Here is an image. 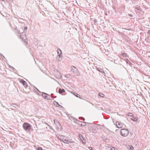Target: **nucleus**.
<instances>
[{
    "instance_id": "1",
    "label": "nucleus",
    "mask_w": 150,
    "mask_h": 150,
    "mask_svg": "<svg viewBox=\"0 0 150 150\" xmlns=\"http://www.w3.org/2000/svg\"><path fill=\"white\" fill-rule=\"evenodd\" d=\"M23 127L25 130L28 131L30 130L31 126L28 123L25 122L23 124Z\"/></svg>"
},
{
    "instance_id": "2",
    "label": "nucleus",
    "mask_w": 150,
    "mask_h": 150,
    "mask_svg": "<svg viewBox=\"0 0 150 150\" xmlns=\"http://www.w3.org/2000/svg\"><path fill=\"white\" fill-rule=\"evenodd\" d=\"M60 138H59V139L60 141H62L64 143L66 144H68L70 142L67 137L61 135L60 136Z\"/></svg>"
},
{
    "instance_id": "3",
    "label": "nucleus",
    "mask_w": 150,
    "mask_h": 150,
    "mask_svg": "<svg viewBox=\"0 0 150 150\" xmlns=\"http://www.w3.org/2000/svg\"><path fill=\"white\" fill-rule=\"evenodd\" d=\"M129 134L128 130L127 129H121L120 134L123 137H126Z\"/></svg>"
},
{
    "instance_id": "4",
    "label": "nucleus",
    "mask_w": 150,
    "mask_h": 150,
    "mask_svg": "<svg viewBox=\"0 0 150 150\" xmlns=\"http://www.w3.org/2000/svg\"><path fill=\"white\" fill-rule=\"evenodd\" d=\"M57 52L58 55L57 57V59L59 61H61L62 59V51L59 49H58Z\"/></svg>"
},
{
    "instance_id": "5",
    "label": "nucleus",
    "mask_w": 150,
    "mask_h": 150,
    "mask_svg": "<svg viewBox=\"0 0 150 150\" xmlns=\"http://www.w3.org/2000/svg\"><path fill=\"white\" fill-rule=\"evenodd\" d=\"M42 96L45 99L47 100L51 99V98H50V95L45 93H42Z\"/></svg>"
},
{
    "instance_id": "6",
    "label": "nucleus",
    "mask_w": 150,
    "mask_h": 150,
    "mask_svg": "<svg viewBox=\"0 0 150 150\" xmlns=\"http://www.w3.org/2000/svg\"><path fill=\"white\" fill-rule=\"evenodd\" d=\"M20 82L22 83L23 84V85L24 86V87H25L26 88H27L28 85L25 81L23 79H21L20 81Z\"/></svg>"
},
{
    "instance_id": "7",
    "label": "nucleus",
    "mask_w": 150,
    "mask_h": 150,
    "mask_svg": "<svg viewBox=\"0 0 150 150\" xmlns=\"http://www.w3.org/2000/svg\"><path fill=\"white\" fill-rule=\"evenodd\" d=\"M116 124L117 128H121L122 127V124L119 122H117Z\"/></svg>"
},
{
    "instance_id": "8",
    "label": "nucleus",
    "mask_w": 150,
    "mask_h": 150,
    "mask_svg": "<svg viewBox=\"0 0 150 150\" xmlns=\"http://www.w3.org/2000/svg\"><path fill=\"white\" fill-rule=\"evenodd\" d=\"M71 70L74 73H76L77 71V69L74 66H71Z\"/></svg>"
},
{
    "instance_id": "9",
    "label": "nucleus",
    "mask_w": 150,
    "mask_h": 150,
    "mask_svg": "<svg viewBox=\"0 0 150 150\" xmlns=\"http://www.w3.org/2000/svg\"><path fill=\"white\" fill-rule=\"evenodd\" d=\"M11 105L12 106V108H11L12 110H14V109L13 108V107L16 108V106H18V105L16 104L13 103L11 104Z\"/></svg>"
},
{
    "instance_id": "10",
    "label": "nucleus",
    "mask_w": 150,
    "mask_h": 150,
    "mask_svg": "<svg viewBox=\"0 0 150 150\" xmlns=\"http://www.w3.org/2000/svg\"><path fill=\"white\" fill-rule=\"evenodd\" d=\"M53 103L54 105H55L56 106H59L60 108H62V106L60 105L59 103L57 102L56 101H54L53 102Z\"/></svg>"
},
{
    "instance_id": "11",
    "label": "nucleus",
    "mask_w": 150,
    "mask_h": 150,
    "mask_svg": "<svg viewBox=\"0 0 150 150\" xmlns=\"http://www.w3.org/2000/svg\"><path fill=\"white\" fill-rule=\"evenodd\" d=\"M130 119L134 121H136L138 119V118L137 116H133Z\"/></svg>"
},
{
    "instance_id": "12",
    "label": "nucleus",
    "mask_w": 150,
    "mask_h": 150,
    "mask_svg": "<svg viewBox=\"0 0 150 150\" xmlns=\"http://www.w3.org/2000/svg\"><path fill=\"white\" fill-rule=\"evenodd\" d=\"M20 35V37H21L22 39H23L24 38H26L25 36V32L24 31V32H22L21 33Z\"/></svg>"
},
{
    "instance_id": "13",
    "label": "nucleus",
    "mask_w": 150,
    "mask_h": 150,
    "mask_svg": "<svg viewBox=\"0 0 150 150\" xmlns=\"http://www.w3.org/2000/svg\"><path fill=\"white\" fill-rule=\"evenodd\" d=\"M65 92V90L64 89H62L61 88L59 89V93L60 94H61L63 93H64Z\"/></svg>"
},
{
    "instance_id": "14",
    "label": "nucleus",
    "mask_w": 150,
    "mask_h": 150,
    "mask_svg": "<svg viewBox=\"0 0 150 150\" xmlns=\"http://www.w3.org/2000/svg\"><path fill=\"white\" fill-rule=\"evenodd\" d=\"M125 60L127 64H129L130 66H131L132 65V63L129 61V60L127 59H125Z\"/></svg>"
},
{
    "instance_id": "15",
    "label": "nucleus",
    "mask_w": 150,
    "mask_h": 150,
    "mask_svg": "<svg viewBox=\"0 0 150 150\" xmlns=\"http://www.w3.org/2000/svg\"><path fill=\"white\" fill-rule=\"evenodd\" d=\"M98 70L99 72H101L102 73H104V71H103V70L100 68H98L97 69Z\"/></svg>"
},
{
    "instance_id": "16",
    "label": "nucleus",
    "mask_w": 150,
    "mask_h": 150,
    "mask_svg": "<svg viewBox=\"0 0 150 150\" xmlns=\"http://www.w3.org/2000/svg\"><path fill=\"white\" fill-rule=\"evenodd\" d=\"M34 88H35L36 90H37V91H38V93L37 94H38V95H40V94L41 93V92L35 86H34Z\"/></svg>"
},
{
    "instance_id": "17",
    "label": "nucleus",
    "mask_w": 150,
    "mask_h": 150,
    "mask_svg": "<svg viewBox=\"0 0 150 150\" xmlns=\"http://www.w3.org/2000/svg\"><path fill=\"white\" fill-rule=\"evenodd\" d=\"M79 136L81 140L82 141L83 140H84L83 137L82 135L79 134Z\"/></svg>"
},
{
    "instance_id": "18",
    "label": "nucleus",
    "mask_w": 150,
    "mask_h": 150,
    "mask_svg": "<svg viewBox=\"0 0 150 150\" xmlns=\"http://www.w3.org/2000/svg\"><path fill=\"white\" fill-rule=\"evenodd\" d=\"M128 149L129 150H132L133 149V147L132 146H129L128 147Z\"/></svg>"
},
{
    "instance_id": "19",
    "label": "nucleus",
    "mask_w": 150,
    "mask_h": 150,
    "mask_svg": "<svg viewBox=\"0 0 150 150\" xmlns=\"http://www.w3.org/2000/svg\"><path fill=\"white\" fill-rule=\"evenodd\" d=\"M99 95L100 97H103L104 96V95L102 93H99Z\"/></svg>"
},
{
    "instance_id": "20",
    "label": "nucleus",
    "mask_w": 150,
    "mask_h": 150,
    "mask_svg": "<svg viewBox=\"0 0 150 150\" xmlns=\"http://www.w3.org/2000/svg\"><path fill=\"white\" fill-rule=\"evenodd\" d=\"M122 56L124 57H126L127 56V54L125 53H122Z\"/></svg>"
},
{
    "instance_id": "21",
    "label": "nucleus",
    "mask_w": 150,
    "mask_h": 150,
    "mask_svg": "<svg viewBox=\"0 0 150 150\" xmlns=\"http://www.w3.org/2000/svg\"><path fill=\"white\" fill-rule=\"evenodd\" d=\"M136 8L137 10L141 11V8L139 6H138L136 7Z\"/></svg>"
},
{
    "instance_id": "22",
    "label": "nucleus",
    "mask_w": 150,
    "mask_h": 150,
    "mask_svg": "<svg viewBox=\"0 0 150 150\" xmlns=\"http://www.w3.org/2000/svg\"><path fill=\"white\" fill-rule=\"evenodd\" d=\"M74 96H75L76 97H78V98H79V96H80V95H79V94H78L76 93H75V94H74Z\"/></svg>"
},
{
    "instance_id": "23",
    "label": "nucleus",
    "mask_w": 150,
    "mask_h": 150,
    "mask_svg": "<svg viewBox=\"0 0 150 150\" xmlns=\"http://www.w3.org/2000/svg\"><path fill=\"white\" fill-rule=\"evenodd\" d=\"M54 122L55 124L58 123V124H59V123L58 122V121L57 120H54Z\"/></svg>"
},
{
    "instance_id": "24",
    "label": "nucleus",
    "mask_w": 150,
    "mask_h": 150,
    "mask_svg": "<svg viewBox=\"0 0 150 150\" xmlns=\"http://www.w3.org/2000/svg\"><path fill=\"white\" fill-rule=\"evenodd\" d=\"M128 115L129 116L131 117L133 115V114L132 113H129Z\"/></svg>"
},
{
    "instance_id": "25",
    "label": "nucleus",
    "mask_w": 150,
    "mask_h": 150,
    "mask_svg": "<svg viewBox=\"0 0 150 150\" xmlns=\"http://www.w3.org/2000/svg\"><path fill=\"white\" fill-rule=\"evenodd\" d=\"M27 27L25 26L24 27V32H25L27 31Z\"/></svg>"
},
{
    "instance_id": "26",
    "label": "nucleus",
    "mask_w": 150,
    "mask_h": 150,
    "mask_svg": "<svg viewBox=\"0 0 150 150\" xmlns=\"http://www.w3.org/2000/svg\"><path fill=\"white\" fill-rule=\"evenodd\" d=\"M37 150H42V149L41 147H38L37 148Z\"/></svg>"
},
{
    "instance_id": "27",
    "label": "nucleus",
    "mask_w": 150,
    "mask_h": 150,
    "mask_svg": "<svg viewBox=\"0 0 150 150\" xmlns=\"http://www.w3.org/2000/svg\"><path fill=\"white\" fill-rule=\"evenodd\" d=\"M93 21L95 23H96L97 22V21L96 19H95L93 20Z\"/></svg>"
},
{
    "instance_id": "28",
    "label": "nucleus",
    "mask_w": 150,
    "mask_h": 150,
    "mask_svg": "<svg viewBox=\"0 0 150 150\" xmlns=\"http://www.w3.org/2000/svg\"><path fill=\"white\" fill-rule=\"evenodd\" d=\"M34 91H35V92L36 93H38V91H37V90L36 89L34 88Z\"/></svg>"
},
{
    "instance_id": "29",
    "label": "nucleus",
    "mask_w": 150,
    "mask_h": 150,
    "mask_svg": "<svg viewBox=\"0 0 150 150\" xmlns=\"http://www.w3.org/2000/svg\"><path fill=\"white\" fill-rule=\"evenodd\" d=\"M83 126H85L86 125V122H83Z\"/></svg>"
},
{
    "instance_id": "30",
    "label": "nucleus",
    "mask_w": 150,
    "mask_h": 150,
    "mask_svg": "<svg viewBox=\"0 0 150 150\" xmlns=\"http://www.w3.org/2000/svg\"><path fill=\"white\" fill-rule=\"evenodd\" d=\"M10 67L11 68L12 70H14V68L12 66H10Z\"/></svg>"
},
{
    "instance_id": "31",
    "label": "nucleus",
    "mask_w": 150,
    "mask_h": 150,
    "mask_svg": "<svg viewBox=\"0 0 150 150\" xmlns=\"http://www.w3.org/2000/svg\"><path fill=\"white\" fill-rule=\"evenodd\" d=\"M88 149L91 150H93L92 149V147H88Z\"/></svg>"
},
{
    "instance_id": "32",
    "label": "nucleus",
    "mask_w": 150,
    "mask_h": 150,
    "mask_svg": "<svg viewBox=\"0 0 150 150\" xmlns=\"http://www.w3.org/2000/svg\"><path fill=\"white\" fill-rule=\"evenodd\" d=\"M80 118H82V119H81L82 120H83V121H84L85 120V119L84 118H83V117H79V119H80Z\"/></svg>"
},
{
    "instance_id": "33",
    "label": "nucleus",
    "mask_w": 150,
    "mask_h": 150,
    "mask_svg": "<svg viewBox=\"0 0 150 150\" xmlns=\"http://www.w3.org/2000/svg\"><path fill=\"white\" fill-rule=\"evenodd\" d=\"M1 57H3L4 58H5L4 56L2 54H1Z\"/></svg>"
},
{
    "instance_id": "34",
    "label": "nucleus",
    "mask_w": 150,
    "mask_h": 150,
    "mask_svg": "<svg viewBox=\"0 0 150 150\" xmlns=\"http://www.w3.org/2000/svg\"><path fill=\"white\" fill-rule=\"evenodd\" d=\"M110 150H115V149L114 147H112V148H111Z\"/></svg>"
},
{
    "instance_id": "35",
    "label": "nucleus",
    "mask_w": 150,
    "mask_h": 150,
    "mask_svg": "<svg viewBox=\"0 0 150 150\" xmlns=\"http://www.w3.org/2000/svg\"><path fill=\"white\" fill-rule=\"evenodd\" d=\"M148 33L149 34H150V30H148Z\"/></svg>"
},
{
    "instance_id": "36",
    "label": "nucleus",
    "mask_w": 150,
    "mask_h": 150,
    "mask_svg": "<svg viewBox=\"0 0 150 150\" xmlns=\"http://www.w3.org/2000/svg\"><path fill=\"white\" fill-rule=\"evenodd\" d=\"M53 94H52V93L51 94V96L50 97V98H53V96H52Z\"/></svg>"
},
{
    "instance_id": "37",
    "label": "nucleus",
    "mask_w": 150,
    "mask_h": 150,
    "mask_svg": "<svg viewBox=\"0 0 150 150\" xmlns=\"http://www.w3.org/2000/svg\"><path fill=\"white\" fill-rule=\"evenodd\" d=\"M128 15L129 16H130V17H132L133 16L131 15V14H128Z\"/></svg>"
},
{
    "instance_id": "38",
    "label": "nucleus",
    "mask_w": 150,
    "mask_h": 150,
    "mask_svg": "<svg viewBox=\"0 0 150 150\" xmlns=\"http://www.w3.org/2000/svg\"><path fill=\"white\" fill-rule=\"evenodd\" d=\"M18 33L21 34V33L20 31H18Z\"/></svg>"
},
{
    "instance_id": "39",
    "label": "nucleus",
    "mask_w": 150,
    "mask_h": 150,
    "mask_svg": "<svg viewBox=\"0 0 150 150\" xmlns=\"http://www.w3.org/2000/svg\"><path fill=\"white\" fill-rule=\"evenodd\" d=\"M56 97H57V96H55V97H53V98H56Z\"/></svg>"
},
{
    "instance_id": "40",
    "label": "nucleus",
    "mask_w": 150,
    "mask_h": 150,
    "mask_svg": "<svg viewBox=\"0 0 150 150\" xmlns=\"http://www.w3.org/2000/svg\"><path fill=\"white\" fill-rule=\"evenodd\" d=\"M10 1H13V0H9Z\"/></svg>"
},
{
    "instance_id": "41",
    "label": "nucleus",
    "mask_w": 150,
    "mask_h": 150,
    "mask_svg": "<svg viewBox=\"0 0 150 150\" xmlns=\"http://www.w3.org/2000/svg\"><path fill=\"white\" fill-rule=\"evenodd\" d=\"M82 125H83L82 124H81V126H82Z\"/></svg>"
},
{
    "instance_id": "42",
    "label": "nucleus",
    "mask_w": 150,
    "mask_h": 150,
    "mask_svg": "<svg viewBox=\"0 0 150 150\" xmlns=\"http://www.w3.org/2000/svg\"><path fill=\"white\" fill-rule=\"evenodd\" d=\"M2 0L3 1H4V0Z\"/></svg>"
}]
</instances>
